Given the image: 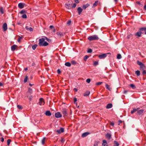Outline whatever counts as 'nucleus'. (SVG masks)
<instances>
[{
	"mask_svg": "<svg viewBox=\"0 0 146 146\" xmlns=\"http://www.w3.org/2000/svg\"><path fill=\"white\" fill-rule=\"evenodd\" d=\"M2 27L4 31H5L7 29V25L6 23H5L3 25Z\"/></svg>",
	"mask_w": 146,
	"mask_h": 146,
	"instance_id": "nucleus-5",
	"label": "nucleus"
},
{
	"mask_svg": "<svg viewBox=\"0 0 146 146\" xmlns=\"http://www.w3.org/2000/svg\"><path fill=\"white\" fill-rule=\"evenodd\" d=\"M74 1L76 3H79V0H74Z\"/></svg>",
	"mask_w": 146,
	"mask_h": 146,
	"instance_id": "nucleus-61",
	"label": "nucleus"
},
{
	"mask_svg": "<svg viewBox=\"0 0 146 146\" xmlns=\"http://www.w3.org/2000/svg\"><path fill=\"white\" fill-rule=\"evenodd\" d=\"M98 142L96 141H95L94 143V146H98Z\"/></svg>",
	"mask_w": 146,
	"mask_h": 146,
	"instance_id": "nucleus-39",
	"label": "nucleus"
},
{
	"mask_svg": "<svg viewBox=\"0 0 146 146\" xmlns=\"http://www.w3.org/2000/svg\"><path fill=\"white\" fill-rule=\"evenodd\" d=\"M121 58V56L120 54H118L117 56V58L120 59Z\"/></svg>",
	"mask_w": 146,
	"mask_h": 146,
	"instance_id": "nucleus-37",
	"label": "nucleus"
},
{
	"mask_svg": "<svg viewBox=\"0 0 146 146\" xmlns=\"http://www.w3.org/2000/svg\"><path fill=\"white\" fill-rule=\"evenodd\" d=\"M71 63L72 65H75L77 63V62L75 60H72L71 61Z\"/></svg>",
	"mask_w": 146,
	"mask_h": 146,
	"instance_id": "nucleus-33",
	"label": "nucleus"
},
{
	"mask_svg": "<svg viewBox=\"0 0 146 146\" xmlns=\"http://www.w3.org/2000/svg\"><path fill=\"white\" fill-rule=\"evenodd\" d=\"M29 92L30 93H31L32 92V89H31L30 88H29Z\"/></svg>",
	"mask_w": 146,
	"mask_h": 146,
	"instance_id": "nucleus-54",
	"label": "nucleus"
},
{
	"mask_svg": "<svg viewBox=\"0 0 146 146\" xmlns=\"http://www.w3.org/2000/svg\"><path fill=\"white\" fill-rule=\"evenodd\" d=\"M112 107V105L111 104H109L107 105L106 108L107 109H110Z\"/></svg>",
	"mask_w": 146,
	"mask_h": 146,
	"instance_id": "nucleus-21",
	"label": "nucleus"
},
{
	"mask_svg": "<svg viewBox=\"0 0 146 146\" xmlns=\"http://www.w3.org/2000/svg\"><path fill=\"white\" fill-rule=\"evenodd\" d=\"M131 35H132L131 34L128 35L127 36V38H130V37L131 36Z\"/></svg>",
	"mask_w": 146,
	"mask_h": 146,
	"instance_id": "nucleus-62",
	"label": "nucleus"
},
{
	"mask_svg": "<svg viewBox=\"0 0 146 146\" xmlns=\"http://www.w3.org/2000/svg\"><path fill=\"white\" fill-rule=\"evenodd\" d=\"M98 1H96L93 4L92 7H95L98 5Z\"/></svg>",
	"mask_w": 146,
	"mask_h": 146,
	"instance_id": "nucleus-20",
	"label": "nucleus"
},
{
	"mask_svg": "<svg viewBox=\"0 0 146 146\" xmlns=\"http://www.w3.org/2000/svg\"><path fill=\"white\" fill-rule=\"evenodd\" d=\"M142 74L143 75H144L145 74H146V71L145 70H143V72H142Z\"/></svg>",
	"mask_w": 146,
	"mask_h": 146,
	"instance_id": "nucleus-53",
	"label": "nucleus"
},
{
	"mask_svg": "<svg viewBox=\"0 0 146 146\" xmlns=\"http://www.w3.org/2000/svg\"><path fill=\"white\" fill-rule=\"evenodd\" d=\"M55 116L57 118H59L61 117L62 116L60 112H58L55 114Z\"/></svg>",
	"mask_w": 146,
	"mask_h": 146,
	"instance_id": "nucleus-8",
	"label": "nucleus"
},
{
	"mask_svg": "<svg viewBox=\"0 0 146 146\" xmlns=\"http://www.w3.org/2000/svg\"><path fill=\"white\" fill-rule=\"evenodd\" d=\"M24 5H25V4L22 3H20L18 4V7L20 9L23 8L24 7Z\"/></svg>",
	"mask_w": 146,
	"mask_h": 146,
	"instance_id": "nucleus-12",
	"label": "nucleus"
},
{
	"mask_svg": "<svg viewBox=\"0 0 146 146\" xmlns=\"http://www.w3.org/2000/svg\"><path fill=\"white\" fill-rule=\"evenodd\" d=\"M89 56L88 55H86L84 58V60L85 61H86L87 59L89 58Z\"/></svg>",
	"mask_w": 146,
	"mask_h": 146,
	"instance_id": "nucleus-38",
	"label": "nucleus"
},
{
	"mask_svg": "<svg viewBox=\"0 0 146 146\" xmlns=\"http://www.w3.org/2000/svg\"><path fill=\"white\" fill-rule=\"evenodd\" d=\"M17 106L18 108L19 109H22L23 108L22 106L20 105H18Z\"/></svg>",
	"mask_w": 146,
	"mask_h": 146,
	"instance_id": "nucleus-44",
	"label": "nucleus"
},
{
	"mask_svg": "<svg viewBox=\"0 0 146 146\" xmlns=\"http://www.w3.org/2000/svg\"><path fill=\"white\" fill-rule=\"evenodd\" d=\"M142 33V32L141 31H139L137 32V33L135 34V36L140 37L141 36V34Z\"/></svg>",
	"mask_w": 146,
	"mask_h": 146,
	"instance_id": "nucleus-7",
	"label": "nucleus"
},
{
	"mask_svg": "<svg viewBox=\"0 0 146 146\" xmlns=\"http://www.w3.org/2000/svg\"><path fill=\"white\" fill-rule=\"evenodd\" d=\"M33 98V96H31L29 98V100L30 101H31L32 100V98Z\"/></svg>",
	"mask_w": 146,
	"mask_h": 146,
	"instance_id": "nucleus-56",
	"label": "nucleus"
},
{
	"mask_svg": "<svg viewBox=\"0 0 146 146\" xmlns=\"http://www.w3.org/2000/svg\"><path fill=\"white\" fill-rule=\"evenodd\" d=\"M17 48V46L16 45L14 44L11 46V50L13 51H14L15 50L16 48Z\"/></svg>",
	"mask_w": 146,
	"mask_h": 146,
	"instance_id": "nucleus-11",
	"label": "nucleus"
},
{
	"mask_svg": "<svg viewBox=\"0 0 146 146\" xmlns=\"http://www.w3.org/2000/svg\"><path fill=\"white\" fill-rule=\"evenodd\" d=\"M137 109H133V110H132L131 111V114L133 113H134L136 111H137Z\"/></svg>",
	"mask_w": 146,
	"mask_h": 146,
	"instance_id": "nucleus-36",
	"label": "nucleus"
},
{
	"mask_svg": "<svg viewBox=\"0 0 146 146\" xmlns=\"http://www.w3.org/2000/svg\"><path fill=\"white\" fill-rule=\"evenodd\" d=\"M88 39L90 41L95 40H98L99 38L97 35H94L89 36Z\"/></svg>",
	"mask_w": 146,
	"mask_h": 146,
	"instance_id": "nucleus-2",
	"label": "nucleus"
},
{
	"mask_svg": "<svg viewBox=\"0 0 146 146\" xmlns=\"http://www.w3.org/2000/svg\"><path fill=\"white\" fill-rule=\"evenodd\" d=\"M22 38V37H20L18 39L17 41L18 42H20L21 41V40Z\"/></svg>",
	"mask_w": 146,
	"mask_h": 146,
	"instance_id": "nucleus-46",
	"label": "nucleus"
},
{
	"mask_svg": "<svg viewBox=\"0 0 146 146\" xmlns=\"http://www.w3.org/2000/svg\"><path fill=\"white\" fill-rule=\"evenodd\" d=\"M106 87L107 89H108L109 90L111 91V88L110 87V86L108 84L106 85Z\"/></svg>",
	"mask_w": 146,
	"mask_h": 146,
	"instance_id": "nucleus-27",
	"label": "nucleus"
},
{
	"mask_svg": "<svg viewBox=\"0 0 146 146\" xmlns=\"http://www.w3.org/2000/svg\"><path fill=\"white\" fill-rule=\"evenodd\" d=\"M76 6V3H74L72 6V8H75Z\"/></svg>",
	"mask_w": 146,
	"mask_h": 146,
	"instance_id": "nucleus-47",
	"label": "nucleus"
},
{
	"mask_svg": "<svg viewBox=\"0 0 146 146\" xmlns=\"http://www.w3.org/2000/svg\"><path fill=\"white\" fill-rule=\"evenodd\" d=\"M114 146H118L119 145V143L116 141H114Z\"/></svg>",
	"mask_w": 146,
	"mask_h": 146,
	"instance_id": "nucleus-29",
	"label": "nucleus"
},
{
	"mask_svg": "<svg viewBox=\"0 0 146 146\" xmlns=\"http://www.w3.org/2000/svg\"><path fill=\"white\" fill-rule=\"evenodd\" d=\"M46 40L48 42H50L51 41V40L50 39L46 37H45Z\"/></svg>",
	"mask_w": 146,
	"mask_h": 146,
	"instance_id": "nucleus-59",
	"label": "nucleus"
},
{
	"mask_svg": "<svg viewBox=\"0 0 146 146\" xmlns=\"http://www.w3.org/2000/svg\"><path fill=\"white\" fill-rule=\"evenodd\" d=\"M50 28L51 29H52V28H53V29L54 28V27L53 25H50Z\"/></svg>",
	"mask_w": 146,
	"mask_h": 146,
	"instance_id": "nucleus-64",
	"label": "nucleus"
},
{
	"mask_svg": "<svg viewBox=\"0 0 146 146\" xmlns=\"http://www.w3.org/2000/svg\"><path fill=\"white\" fill-rule=\"evenodd\" d=\"M107 144V142L105 140H103V143L102 144V146H106Z\"/></svg>",
	"mask_w": 146,
	"mask_h": 146,
	"instance_id": "nucleus-23",
	"label": "nucleus"
},
{
	"mask_svg": "<svg viewBox=\"0 0 146 146\" xmlns=\"http://www.w3.org/2000/svg\"><path fill=\"white\" fill-rule=\"evenodd\" d=\"M139 30L142 32L143 34L146 35V28H141L139 29Z\"/></svg>",
	"mask_w": 146,
	"mask_h": 146,
	"instance_id": "nucleus-6",
	"label": "nucleus"
},
{
	"mask_svg": "<svg viewBox=\"0 0 146 146\" xmlns=\"http://www.w3.org/2000/svg\"><path fill=\"white\" fill-rule=\"evenodd\" d=\"M0 12H1L2 14H3V9L2 7L0 9Z\"/></svg>",
	"mask_w": 146,
	"mask_h": 146,
	"instance_id": "nucleus-49",
	"label": "nucleus"
},
{
	"mask_svg": "<svg viewBox=\"0 0 146 146\" xmlns=\"http://www.w3.org/2000/svg\"><path fill=\"white\" fill-rule=\"evenodd\" d=\"M111 134L109 133H107L106 135V137L109 139H111Z\"/></svg>",
	"mask_w": 146,
	"mask_h": 146,
	"instance_id": "nucleus-13",
	"label": "nucleus"
},
{
	"mask_svg": "<svg viewBox=\"0 0 146 146\" xmlns=\"http://www.w3.org/2000/svg\"><path fill=\"white\" fill-rule=\"evenodd\" d=\"M130 87H131L133 89H135L136 88V87L133 84H131L130 85Z\"/></svg>",
	"mask_w": 146,
	"mask_h": 146,
	"instance_id": "nucleus-31",
	"label": "nucleus"
},
{
	"mask_svg": "<svg viewBox=\"0 0 146 146\" xmlns=\"http://www.w3.org/2000/svg\"><path fill=\"white\" fill-rule=\"evenodd\" d=\"M25 12V10H22L20 12L21 14H23Z\"/></svg>",
	"mask_w": 146,
	"mask_h": 146,
	"instance_id": "nucleus-50",
	"label": "nucleus"
},
{
	"mask_svg": "<svg viewBox=\"0 0 146 146\" xmlns=\"http://www.w3.org/2000/svg\"><path fill=\"white\" fill-rule=\"evenodd\" d=\"M140 66V68L142 69V70H143L145 68V66L143 64L142 65H141Z\"/></svg>",
	"mask_w": 146,
	"mask_h": 146,
	"instance_id": "nucleus-41",
	"label": "nucleus"
},
{
	"mask_svg": "<svg viewBox=\"0 0 146 146\" xmlns=\"http://www.w3.org/2000/svg\"><path fill=\"white\" fill-rule=\"evenodd\" d=\"M45 140L46 138L45 137H44L42 140L41 143L43 145H44V144Z\"/></svg>",
	"mask_w": 146,
	"mask_h": 146,
	"instance_id": "nucleus-28",
	"label": "nucleus"
},
{
	"mask_svg": "<svg viewBox=\"0 0 146 146\" xmlns=\"http://www.w3.org/2000/svg\"><path fill=\"white\" fill-rule=\"evenodd\" d=\"M39 41L38 44L40 46H46L48 45V43L45 41V39L44 38H42L39 39Z\"/></svg>",
	"mask_w": 146,
	"mask_h": 146,
	"instance_id": "nucleus-1",
	"label": "nucleus"
},
{
	"mask_svg": "<svg viewBox=\"0 0 146 146\" xmlns=\"http://www.w3.org/2000/svg\"><path fill=\"white\" fill-rule=\"evenodd\" d=\"M137 64L140 66H141V65H142L143 64L141 62L139 61H137Z\"/></svg>",
	"mask_w": 146,
	"mask_h": 146,
	"instance_id": "nucleus-40",
	"label": "nucleus"
},
{
	"mask_svg": "<svg viewBox=\"0 0 146 146\" xmlns=\"http://www.w3.org/2000/svg\"><path fill=\"white\" fill-rule=\"evenodd\" d=\"M71 5L70 4H66L65 5V7L67 9H69Z\"/></svg>",
	"mask_w": 146,
	"mask_h": 146,
	"instance_id": "nucleus-24",
	"label": "nucleus"
},
{
	"mask_svg": "<svg viewBox=\"0 0 146 146\" xmlns=\"http://www.w3.org/2000/svg\"><path fill=\"white\" fill-rule=\"evenodd\" d=\"M86 82L88 83H89L90 82V79L89 78L87 79L86 80Z\"/></svg>",
	"mask_w": 146,
	"mask_h": 146,
	"instance_id": "nucleus-51",
	"label": "nucleus"
},
{
	"mask_svg": "<svg viewBox=\"0 0 146 146\" xmlns=\"http://www.w3.org/2000/svg\"><path fill=\"white\" fill-rule=\"evenodd\" d=\"M118 122L119 123L118 124V125H119V124L120 123H122V121H121V120H119L118 121Z\"/></svg>",
	"mask_w": 146,
	"mask_h": 146,
	"instance_id": "nucleus-63",
	"label": "nucleus"
},
{
	"mask_svg": "<svg viewBox=\"0 0 146 146\" xmlns=\"http://www.w3.org/2000/svg\"><path fill=\"white\" fill-rule=\"evenodd\" d=\"M71 21L70 20H69L67 22V23L68 25H70L71 23Z\"/></svg>",
	"mask_w": 146,
	"mask_h": 146,
	"instance_id": "nucleus-52",
	"label": "nucleus"
},
{
	"mask_svg": "<svg viewBox=\"0 0 146 146\" xmlns=\"http://www.w3.org/2000/svg\"><path fill=\"white\" fill-rule=\"evenodd\" d=\"M62 113L64 116H66L67 115V113L66 111V110H63Z\"/></svg>",
	"mask_w": 146,
	"mask_h": 146,
	"instance_id": "nucleus-25",
	"label": "nucleus"
},
{
	"mask_svg": "<svg viewBox=\"0 0 146 146\" xmlns=\"http://www.w3.org/2000/svg\"><path fill=\"white\" fill-rule=\"evenodd\" d=\"M1 139V141L2 142H3L4 141V139L3 138V137H1L0 138Z\"/></svg>",
	"mask_w": 146,
	"mask_h": 146,
	"instance_id": "nucleus-60",
	"label": "nucleus"
},
{
	"mask_svg": "<svg viewBox=\"0 0 146 146\" xmlns=\"http://www.w3.org/2000/svg\"><path fill=\"white\" fill-rule=\"evenodd\" d=\"M64 131V129L63 128H61L60 129H58L56 131V132L58 133H63Z\"/></svg>",
	"mask_w": 146,
	"mask_h": 146,
	"instance_id": "nucleus-9",
	"label": "nucleus"
},
{
	"mask_svg": "<svg viewBox=\"0 0 146 146\" xmlns=\"http://www.w3.org/2000/svg\"><path fill=\"white\" fill-rule=\"evenodd\" d=\"M11 141V140L10 139H8L7 140V145H9Z\"/></svg>",
	"mask_w": 146,
	"mask_h": 146,
	"instance_id": "nucleus-42",
	"label": "nucleus"
},
{
	"mask_svg": "<svg viewBox=\"0 0 146 146\" xmlns=\"http://www.w3.org/2000/svg\"><path fill=\"white\" fill-rule=\"evenodd\" d=\"M102 83V82H99L96 83V85L97 86H98V85H101Z\"/></svg>",
	"mask_w": 146,
	"mask_h": 146,
	"instance_id": "nucleus-45",
	"label": "nucleus"
},
{
	"mask_svg": "<svg viewBox=\"0 0 146 146\" xmlns=\"http://www.w3.org/2000/svg\"><path fill=\"white\" fill-rule=\"evenodd\" d=\"M143 110H141L137 111V113H138V114L140 115L142 114L143 113Z\"/></svg>",
	"mask_w": 146,
	"mask_h": 146,
	"instance_id": "nucleus-22",
	"label": "nucleus"
},
{
	"mask_svg": "<svg viewBox=\"0 0 146 146\" xmlns=\"http://www.w3.org/2000/svg\"><path fill=\"white\" fill-rule=\"evenodd\" d=\"M108 54V53H105L99 55L98 56V57L100 59H102L104 58L107 56V54Z\"/></svg>",
	"mask_w": 146,
	"mask_h": 146,
	"instance_id": "nucleus-4",
	"label": "nucleus"
},
{
	"mask_svg": "<svg viewBox=\"0 0 146 146\" xmlns=\"http://www.w3.org/2000/svg\"><path fill=\"white\" fill-rule=\"evenodd\" d=\"M110 124L111 125H112V126H113L114 125V123L113 122H111L110 123Z\"/></svg>",
	"mask_w": 146,
	"mask_h": 146,
	"instance_id": "nucleus-57",
	"label": "nucleus"
},
{
	"mask_svg": "<svg viewBox=\"0 0 146 146\" xmlns=\"http://www.w3.org/2000/svg\"><path fill=\"white\" fill-rule=\"evenodd\" d=\"M90 6V4L88 3H87L86 4L82 6V8L84 9H86V8Z\"/></svg>",
	"mask_w": 146,
	"mask_h": 146,
	"instance_id": "nucleus-16",
	"label": "nucleus"
},
{
	"mask_svg": "<svg viewBox=\"0 0 146 146\" xmlns=\"http://www.w3.org/2000/svg\"><path fill=\"white\" fill-rule=\"evenodd\" d=\"M90 93V92L89 91H87L85 92L84 94V96H88V95Z\"/></svg>",
	"mask_w": 146,
	"mask_h": 146,
	"instance_id": "nucleus-19",
	"label": "nucleus"
},
{
	"mask_svg": "<svg viewBox=\"0 0 146 146\" xmlns=\"http://www.w3.org/2000/svg\"><path fill=\"white\" fill-rule=\"evenodd\" d=\"M56 34L59 37H60L62 36H63L65 35V33L64 32H57Z\"/></svg>",
	"mask_w": 146,
	"mask_h": 146,
	"instance_id": "nucleus-3",
	"label": "nucleus"
},
{
	"mask_svg": "<svg viewBox=\"0 0 146 146\" xmlns=\"http://www.w3.org/2000/svg\"><path fill=\"white\" fill-rule=\"evenodd\" d=\"M46 115L47 116H50L51 115V113L49 111H47L45 113Z\"/></svg>",
	"mask_w": 146,
	"mask_h": 146,
	"instance_id": "nucleus-18",
	"label": "nucleus"
},
{
	"mask_svg": "<svg viewBox=\"0 0 146 146\" xmlns=\"http://www.w3.org/2000/svg\"><path fill=\"white\" fill-rule=\"evenodd\" d=\"M89 134V133L88 132H86L83 133L82 135V136L83 137H84L87 136Z\"/></svg>",
	"mask_w": 146,
	"mask_h": 146,
	"instance_id": "nucleus-15",
	"label": "nucleus"
},
{
	"mask_svg": "<svg viewBox=\"0 0 146 146\" xmlns=\"http://www.w3.org/2000/svg\"><path fill=\"white\" fill-rule=\"evenodd\" d=\"M98 64V61H95L94 62L93 65L94 66H96Z\"/></svg>",
	"mask_w": 146,
	"mask_h": 146,
	"instance_id": "nucleus-32",
	"label": "nucleus"
},
{
	"mask_svg": "<svg viewBox=\"0 0 146 146\" xmlns=\"http://www.w3.org/2000/svg\"><path fill=\"white\" fill-rule=\"evenodd\" d=\"M57 73L58 74H60L61 73V71L59 69H58L57 70Z\"/></svg>",
	"mask_w": 146,
	"mask_h": 146,
	"instance_id": "nucleus-55",
	"label": "nucleus"
},
{
	"mask_svg": "<svg viewBox=\"0 0 146 146\" xmlns=\"http://www.w3.org/2000/svg\"><path fill=\"white\" fill-rule=\"evenodd\" d=\"M39 104L40 105H44V100L42 98H40L39 100Z\"/></svg>",
	"mask_w": 146,
	"mask_h": 146,
	"instance_id": "nucleus-10",
	"label": "nucleus"
},
{
	"mask_svg": "<svg viewBox=\"0 0 146 146\" xmlns=\"http://www.w3.org/2000/svg\"><path fill=\"white\" fill-rule=\"evenodd\" d=\"M135 74L137 76H139L140 75V72L139 70H137L135 71Z\"/></svg>",
	"mask_w": 146,
	"mask_h": 146,
	"instance_id": "nucleus-34",
	"label": "nucleus"
},
{
	"mask_svg": "<svg viewBox=\"0 0 146 146\" xmlns=\"http://www.w3.org/2000/svg\"><path fill=\"white\" fill-rule=\"evenodd\" d=\"M77 11L78 14L80 15L82 11V9L80 7H79L77 9Z\"/></svg>",
	"mask_w": 146,
	"mask_h": 146,
	"instance_id": "nucleus-14",
	"label": "nucleus"
},
{
	"mask_svg": "<svg viewBox=\"0 0 146 146\" xmlns=\"http://www.w3.org/2000/svg\"><path fill=\"white\" fill-rule=\"evenodd\" d=\"M74 103L75 104L76 103V101H77V99L76 98H74Z\"/></svg>",
	"mask_w": 146,
	"mask_h": 146,
	"instance_id": "nucleus-58",
	"label": "nucleus"
},
{
	"mask_svg": "<svg viewBox=\"0 0 146 146\" xmlns=\"http://www.w3.org/2000/svg\"><path fill=\"white\" fill-rule=\"evenodd\" d=\"M25 28L28 31H33V29L31 27H29L28 26H26L25 27Z\"/></svg>",
	"mask_w": 146,
	"mask_h": 146,
	"instance_id": "nucleus-17",
	"label": "nucleus"
},
{
	"mask_svg": "<svg viewBox=\"0 0 146 146\" xmlns=\"http://www.w3.org/2000/svg\"><path fill=\"white\" fill-rule=\"evenodd\" d=\"M28 79V77L27 76H25V78L24 80V83H26L27 82Z\"/></svg>",
	"mask_w": 146,
	"mask_h": 146,
	"instance_id": "nucleus-35",
	"label": "nucleus"
},
{
	"mask_svg": "<svg viewBox=\"0 0 146 146\" xmlns=\"http://www.w3.org/2000/svg\"><path fill=\"white\" fill-rule=\"evenodd\" d=\"M65 65L67 66L70 67L71 65V64L69 62H66L65 63Z\"/></svg>",
	"mask_w": 146,
	"mask_h": 146,
	"instance_id": "nucleus-26",
	"label": "nucleus"
},
{
	"mask_svg": "<svg viewBox=\"0 0 146 146\" xmlns=\"http://www.w3.org/2000/svg\"><path fill=\"white\" fill-rule=\"evenodd\" d=\"M37 46V45L35 44L34 45H33L32 46V48L33 49V50H35L36 48V47Z\"/></svg>",
	"mask_w": 146,
	"mask_h": 146,
	"instance_id": "nucleus-30",
	"label": "nucleus"
},
{
	"mask_svg": "<svg viewBox=\"0 0 146 146\" xmlns=\"http://www.w3.org/2000/svg\"><path fill=\"white\" fill-rule=\"evenodd\" d=\"M22 17L23 18L26 19V18H27V16L26 14H24L22 15Z\"/></svg>",
	"mask_w": 146,
	"mask_h": 146,
	"instance_id": "nucleus-43",
	"label": "nucleus"
},
{
	"mask_svg": "<svg viewBox=\"0 0 146 146\" xmlns=\"http://www.w3.org/2000/svg\"><path fill=\"white\" fill-rule=\"evenodd\" d=\"M92 52V50L91 49H89L88 50L87 52L88 53H91Z\"/></svg>",
	"mask_w": 146,
	"mask_h": 146,
	"instance_id": "nucleus-48",
	"label": "nucleus"
}]
</instances>
